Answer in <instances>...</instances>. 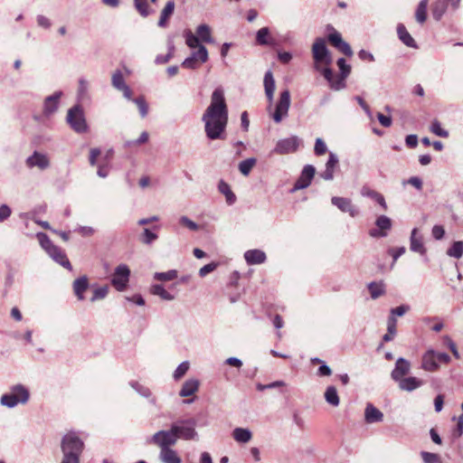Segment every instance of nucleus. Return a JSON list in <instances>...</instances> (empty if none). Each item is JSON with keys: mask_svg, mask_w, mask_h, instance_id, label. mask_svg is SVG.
<instances>
[{"mask_svg": "<svg viewBox=\"0 0 463 463\" xmlns=\"http://www.w3.org/2000/svg\"><path fill=\"white\" fill-rule=\"evenodd\" d=\"M129 385L137 392L139 393L141 396L145 397V398H150L149 400V402L153 405H156V399L155 397H152V393H151V391L140 384L139 383L136 382V381H131L129 383Z\"/></svg>", "mask_w": 463, "mask_h": 463, "instance_id": "nucleus-36", "label": "nucleus"}, {"mask_svg": "<svg viewBox=\"0 0 463 463\" xmlns=\"http://www.w3.org/2000/svg\"><path fill=\"white\" fill-rule=\"evenodd\" d=\"M397 383L399 384V388L405 392H412L423 384L422 380L414 376L404 377Z\"/></svg>", "mask_w": 463, "mask_h": 463, "instance_id": "nucleus-22", "label": "nucleus"}, {"mask_svg": "<svg viewBox=\"0 0 463 463\" xmlns=\"http://www.w3.org/2000/svg\"><path fill=\"white\" fill-rule=\"evenodd\" d=\"M202 121L204 123L205 135L210 140L225 138L228 108L222 88L215 89L212 93L210 105L204 110Z\"/></svg>", "mask_w": 463, "mask_h": 463, "instance_id": "nucleus-1", "label": "nucleus"}, {"mask_svg": "<svg viewBox=\"0 0 463 463\" xmlns=\"http://www.w3.org/2000/svg\"><path fill=\"white\" fill-rule=\"evenodd\" d=\"M129 278V268L126 264H119L116 267L110 282L118 291L122 292L127 288Z\"/></svg>", "mask_w": 463, "mask_h": 463, "instance_id": "nucleus-8", "label": "nucleus"}, {"mask_svg": "<svg viewBox=\"0 0 463 463\" xmlns=\"http://www.w3.org/2000/svg\"><path fill=\"white\" fill-rule=\"evenodd\" d=\"M67 122L70 127L77 133H85L88 130V125L80 106L75 105L68 110Z\"/></svg>", "mask_w": 463, "mask_h": 463, "instance_id": "nucleus-6", "label": "nucleus"}, {"mask_svg": "<svg viewBox=\"0 0 463 463\" xmlns=\"http://www.w3.org/2000/svg\"><path fill=\"white\" fill-rule=\"evenodd\" d=\"M447 254L455 259H460L463 256V241H454L447 250Z\"/></svg>", "mask_w": 463, "mask_h": 463, "instance_id": "nucleus-42", "label": "nucleus"}, {"mask_svg": "<svg viewBox=\"0 0 463 463\" xmlns=\"http://www.w3.org/2000/svg\"><path fill=\"white\" fill-rule=\"evenodd\" d=\"M397 33L399 39L408 47L417 48V44L414 39L407 31L406 27L402 24H399L397 26Z\"/></svg>", "mask_w": 463, "mask_h": 463, "instance_id": "nucleus-30", "label": "nucleus"}, {"mask_svg": "<svg viewBox=\"0 0 463 463\" xmlns=\"http://www.w3.org/2000/svg\"><path fill=\"white\" fill-rule=\"evenodd\" d=\"M346 78L347 77H344L343 75L334 76L333 80L329 82L330 88L334 90H341L345 89Z\"/></svg>", "mask_w": 463, "mask_h": 463, "instance_id": "nucleus-48", "label": "nucleus"}, {"mask_svg": "<svg viewBox=\"0 0 463 463\" xmlns=\"http://www.w3.org/2000/svg\"><path fill=\"white\" fill-rule=\"evenodd\" d=\"M208 51L205 46L200 45L199 49L194 51L183 62L182 67L190 70L197 69L200 64L208 61Z\"/></svg>", "mask_w": 463, "mask_h": 463, "instance_id": "nucleus-11", "label": "nucleus"}, {"mask_svg": "<svg viewBox=\"0 0 463 463\" xmlns=\"http://www.w3.org/2000/svg\"><path fill=\"white\" fill-rule=\"evenodd\" d=\"M420 456L424 463H441L440 457L436 453L421 451Z\"/></svg>", "mask_w": 463, "mask_h": 463, "instance_id": "nucleus-54", "label": "nucleus"}, {"mask_svg": "<svg viewBox=\"0 0 463 463\" xmlns=\"http://www.w3.org/2000/svg\"><path fill=\"white\" fill-rule=\"evenodd\" d=\"M315 174L316 168L312 165H305L291 192L294 193L298 190L308 187L312 182V179L314 178Z\"/></svg>", "mask_w": 463, "mask_h": 463, "instance_id": "nucleus-13", "label": "nucleus"}, {"mask_svg": "<svg viewBox=\"0 0 463 463\" xmlns=\"http://www.w3.org/2000/svg\"><path fill=\"white\" fill-rule=\"evenodd\" d=\"M30 396V391L25 385L22 383L13 384L9 387V391L1 396L0 404L8 409H13L18 404H26Z\"/></svg>", "mask_w": 463, "mask_h": 463, "instance_id": "nucleus-2", "label": "nucleus"}, {"mask_svg": "<svg viewBox=\"0 0 463 463\" xmlns=\"http://www.w3.org/2000/svg\"><path fill=\"white\" fill-rule=\"evenodd\" d=\"M396 317H390L387 322V333L383 337L384 342H390L393 339L396 335Z\"/></svg>", "mask_w": 463, "mask_h": 463, "instance_id": "nucleus-41", "label": "nucleus"}, {"mask_svg": "<svg viewBox=\"0 0 463 463\" xmlns=\"http://www.w3.org/2000/svg\"><path fill=\"white\" fill-rule=\"evenodd\" d=\"M430 130L432 133H434L435 135L439 136V137H449V132L447 130H444L441 126H440V123L437 120L433 121L432 124H431V127H430Z\"/></svg>", "mask_w": 463, "mask_h": 463, "instance_id": "nucleus-59", "label": "nucleus"}, {"mask_svg": "<svg viewBox=\"0 0 463 463\" xmlns=\"http://www.w3.org/2000/svg\"><path fill=\"white\" fill-rule=\"evenodd\" d=\"M410 249L411 251L418 252L421 255L426 252V249L422 242V237L418 233V230L416 228H414L411 233Z\"/></svg>", "mask_w": 463, "mask_h": 463, "instance_id": "nucleus-24", "label": "nucleus"}, {"mask_svg": "<svg viewBox=\"0 0 463 463\" xmlns=\"http://www.w3.org/2000/svg\"><path fill=\"white\" fill-rule=\"evenodd\" d=\"M411 371V363L400 357L396 360L395 366L391 373V377L394 382H399L401 379L404 378L405 375L409 374Z\"/></svg>", "mask_w": 463, "mask_h": 463, "instance_id": "nucleus-16", "label": "nucleus"}, {"mask_svg": "<svg viewBox=\"0 0 463 463\" xmlns=\"http://www.w3.org/2000/svg\"><path fill=\"white\" fill-rule=\"evenodd\" d=\"M415 18L418 23L423 24L427 19V8L417 6Z\"/></svg>", "mask_w": 463, "mask_h": 463, "instance_id": "nucleus-64", "label": "nucleus"}, {"mask_svg": "<svg viewBox=\"0 0 463 463\" xmlns=\"http://www.w3.org/2000/svg\"><path fill=\"white\" fill-rule=\"evenodd\" d=\"M312 55L315 61L314 68L320 70L321 65L328 66L332 62L330 52L324 38H317L312 45Z\"/></svg>", "mask_w": 463, "mask_h": 463, "instance_id": "nucleus-5", "label": "nucleus"}, {"mask_svg": "<svg viewBox=\"0 0 463 463\" xmlns=\"http://www.w3.org/2000/svg\"><path fill=\"white\" fill-rule=\"evenodd\" d=\"M326 402L333 407H337L340 403V399L335 386H328L325 392Z\"/></svg>", "mask_w": 463, "mask_h": 463, "instance_id": "nucleus-38", "label": "nucleus"}, {"mask_svg": "<svg viewBox=\"0 0 463 463\" xmlns=\"http://www.w3.org/2000/svg\"><path fill=\"white\" fill-rule=\"evenodd\" d=\"M328 41L334 47L338 49L345 55L349 57L353 55L351 46L342 39V36L338 32L334 31L333 33H329Z\"/></svg>", "mask_w": 463, "mask_h": 463, "instance_id": "nucleus-17", "label": "nucleus"}, {"mask_svg": "<svg viewBox=\"0 0 463 463\" xmlns=\"http://www.w3.org/2000/svg\"><path fill=\"white\" fill-rule=\"evenodd\" d=\"M90 83L85 78L79 79L78 97L80 100L89 97Z\"/></svg>", "mask_w": 463, "mask_h": 463, "instance_id": "nucleus-46", "label": "nucleus"}, {"mask_svg": "<svg viewBox=\"0 0 463 463\" xmlns=\"http://www.w3.org/2000/svg\"><path fill=\"white\" fill-rule=\"evenodd\" d=\"M176 442L175 435L171 428L167 430H158L147 439L148 444L158 447L160 450L171 449Z\"/></svg>", "mask_w": 463, "mask_h": 463, "instance_id": "nucleus-7", "label": "nucleus"}, {"mask_svg": "<svg viewBox=\"0 0 463 463\" xmlns=\"http://www.w3.org/2000/svg\"><path fill=\"white\" fill-rule=\"evenodd\" d=\"M185 37V43L188 47L191 49H199V46L202 45L200 43V39L197 37V35H194L191 31H186L184 33Z\"/></svg>", "mask_w": 463, "mask_h": 463, "instance_id": "nucleus-51", "label": "nucleus"}, {"mask_svg": "<svg viewBox=\"0 0 463 463\" xmlns=\"http://www.w3.org/2000/svg\"><path fill=\"white\" fill-rule=\"evenodd\" d=\"M439 367L436 361V353L433 350L427 351L422 356L421 368L428 372H434Z\"/></svg>", "mask_w": 463, "mask_h": 463, "instance_id": "nucleus-23", "label": "nucleus"}, {"mask_svg": "<svg viewBox=\"0 0 463 463\" xmlns=\"http://www.w3.org/2000/svg\"><path fill=\"white\" fill-rule=\"evenodd\" d=\"M447 0H437L431 8V14L436 21H439L448 9Z\"/></svg>", "mask_w": 463, "mask_h": 463, "instance_id": "nucleus-34", "label": "nucleus"}, {"mask_svg": "<svg viewBox=\"0 0 463 463\" xmlns=\"http://www.w3.org/2000/svg\"><path fill=\"white\" fill-rule=\"evenodd\" d=\"M244 259L249 265L261 264L266 260V254L260 250H249L244 253Z\"/></svg>", "mask_w": 463, "mask_h": 463, "instance_id": "nucleus-26", "label": "nucleus"}, {"mask_svg": "<svg viewBox=\"0 0 463 463\" xmlns=\"http://www.w3.org/2000/svg\"><path fill=\"white\" fill-rule=\"evenodd\" d=\"M269 34V31L268 27H262L257 32L256 40L259 44L266 45L268 44V36Z\"/></svg>", "mask_w": 463, "mask_h": 463, "instance_id": "nucleus-56", "label": "nucleus"}, {"mask_svg": "<svg viewBox=\"0 0 463 463\" xmlns=\"http://www.w3.org/2000/svg\"><path fill=\"white\" fill-rule=\"evenodd\" d=\"M150 292L155 296L160 297L164 300L171 301L175 299V296L159 284L153 285L150 288Z\"/></svg>", "mask_w": 463, "mask_h": 463, "instance_id": "nucleus-39", "label": "nucleus"}, {"mask_svg": "<svg viewBox=\"0 0 463 463\" xmlns=\"http://www.w3.org/2000/svg\"><path fill=\"white\" fill-rule=\"evenodd\" d=\"M289 107L290 93L288 90H285L280 93L275 111L271 114L272 119L276 123H280L282 119L288 116Z\"/></svg>", "mask_w": 463, "mask_h": 463, "instance_id": "nucleus-10", "label": "nucleus"}, {"mask_svg": "<svg viewBox=\"0 0 463 463\" xmlns=\"http://www.w3.org/2000/svg\"><path fill=\"white\" fill-rule=\"evenodd\" d=\"M61 96V91H55L52 95L45 98L43 104V114L45 116L49 117L57 111Z\"/></svg>", "mask_w": 463, "mask_h": 463, "instance_id": "nucleus-18", "label": "nucleus"}, {"mask_svg": "<svg viewBox=\"0 0 463 463\" xmlns=\"http://www.w3.org/2000/svg\"><path fill=\"white\" fill-rule=\"evenodd\" d=\"M48 255L57 263L64 267L65 269L71 270L72 267L68 260L65 252L59 247L55 246L52 248V251L48 253Z\"/></svg>", "mask_w": 463, "mask_h": 463, "instance_id": "nucleus-20", "label": "nucleus"}, {"mask_svg": "<svg viewBox=\"0 0 463 463\" xmlns=\"http://www.w3.org/2000/svg\"><path fill=\"white\" fill-rule=\"evenodd\" d=\"M198 388H199V381L198 380L188 379L184 383V384L179 392V395L181 397H189V396L194 394L198 391Z\"/></svg>", "mask_w": 463, "mask_h": 463, "instance_id": "nucleus-28", "label": "nucleus"}, {"mask_svg": "<svg viewBox=\"0 0 463 463\" xmlns=\"http://www.w3.org/2000/svg\"><path fill=\"white\" fill-rule=\"evenodd\" d=\"M179 222H180V224L185 226L186 228H188L191 231H198L199 230V225L196 222H194V221H192L191 219H189L187 216H181L179 219Z\"/></svg>", "mask_w": 463, "mask_h": 463, "instance_id": "nucleus-60", "label": "nucleus"}, {"mask_svg": "<svg viewBox=\"0 0 463 463\" xmlns=\"http://www.w3.org/2000/svg\"><path fill=\"white\" fill-rule=\"evenodd\" d=\"M61 449L62 455L80 458L84 443L75 432H69L62 437Z\"/></svg>", "mask_w": 463, "mask_h": 463, "instance_id": "nucleus-4", "label": "nucleus"}, {"mask_svg": "<svg viewBox=\"0 0 463 463\" xmlns=\"http://www.w3.org/2000/svg\"><path fill=\"white\" fill-rule=\"evenodd\" d=\"M175 11V2L174 0H169L163 10L161 11L160 17L158 20V26L159 27H165L167 24L168 19L171 17V15L174 14Z\"/></svg>", "mask_w": 463, "mask_h": 463, "instance_id": "nucleus-29", "label": "nucleus"}, {"mask_svg": "<svg viewBox=\"0 0 463 463\" xmlns=\"http://www.w3.org/2000/svg\"><path fill=\"white\" fill-rule=\"evenodd\" d=\"M12 214V209L5 203L0 205V222L6 221Z\"/></svg>", "mask_w": 463, "mask_h": 463, "instance_id": "nucleus-63", "label": "nucleus"}, {"mask_svg": "<svg viewBox=\"0 0 463 463\" xmlns=\"http://www.w3.org/2000/svg\"><path fill=\"white\" fill-rule=\"evenodd\" d=\"M111 85L114 89L121 91L123 97L127 99H132V90L126 83L123 73L120 70H116L111 76Z\"/></svg>", "mask_w": 463, "mask_h": 463, "instance_id": "nucleus-12", "label": "nucleus"}, {"mask_svg": "<svg viewBox=\"0 0 463 463\" xmlns=\"http://www.w3.org/2000/svg\"><path fill=\"white\" fill-rule=\"evenodd\" d=\"M175 46L172 42L168 43V52L165 55L159 54L156 57V64H164L168 62L174 55Z\"/></svg>", "mask_w": 463, "mask_h": 463, "instance_id": "nucleus-50", "label": "nucleus"}, {"mask_svg": "<svg viewBox=\"0 0 463 463\" xmlns=\"http://www.w3.org/2000/svg\"><path fill=\"white\" fill-rule=\"evenodd\" d=\"M405 247H399L397 249L391 248L388 250V253L392 257V268L393 267L394 263L397 261V260L405 253Z\"/></svg>", "mask_w": 463, "mask_h": 463, "instance_id": "nucleus-61", "label": "nucleus"}, {"mask_svg": "<svg viewBox=\"0 0 463 463\" xmlns=\"http://www.w3.org/2000/svg\"><path fill=\"white\" fill-rule=\"evenodd\" d=\"M301 145V139L298 136H291L278 140L272 153L277 155H287L295 153Z\"/></svg>", "mask_w": 463, "mask_h": 463, "instance_id": "nucleus-9", "label": "nucleus"}, {"mask_svg": "<svg viewBox=\"0 0 463 463\" xmlns=\"http://www.w3.org/2000/svg\"><path fill=\"white\" fill-rule=\"evenodd\" d=\"M109 291V287L108 285L99 287L95 288L92 292V297L90 298V302H96L98 300L104 299Z\"/></svg>", "mask_w": 463, "mask_h": 463, "instance_id": "nucleus-47", "label": "nucleus"}, {"mask_svg": "<svg viewBox=\"0 0 463 463\" xmlns=\"http://www.w3.org/2000/svg\"><path fill=\"white\" fill-rule=\"evenodd\" d=\"M364 420L367 423L381 422L383 420V413L372 403H367L364 410Z\"/></svg>", "mask_w": 463, "mask_h": 463, "instance_id": "nucleus-21", "label": "nucleus"}, {"mask_svg": "<svg viewBox=\"0 0 463 463\" xmlns=\"http://www.w3.org/2000/svg\"><path fill=\"white\" fill-rule=\"evenodd\" d=\"M189 370V363L187 361L181 363L174 372L175 380L181 379Z\"/></svg>", "mask_w": 463, "mask_h": 463, "instance_id": "nucleus-55", "label": "nucleus"}, {"mask_svg": "<svg viewBox=\"0 0 463 463\" xmlns=\"http://www.w3.org/2000/svg\"><path fill=\"white\" fill-rule=\"evenodd\" d=\"M232 438L239 443H247L252 438V433L249 429L235 428L232 431Z\"/></svg>", "mask_w": 463, "mask_h": 463, "instance_id": "nucleus-35", "label": "nucleus"}, {"mask_svg": "<svg viewBox=\"0 0 463 463\" xmlns=\"http://www.w3.org/2000/svg\"><path fill=\"white\" fill-rule=\"evenodd\" d=\"M375 225L381 231L386 232L392 228V220L386 215H381L376 219Z\"/></svg>", "mask_w": 463, "mask_h": 463, "instance_id": "nucleus-52", "label": "nucleus"}, {"mask_svg": "<svg viewBox=\"0 0 463 463\" xmlns=\"http://www.w3.org/2000/svg\"><path fill=\"white\" fill-rule=\"evenodd\" d=\"M256 162H257V160L254 157L247 158V159L240 162V164H239L240 172L243 175L247 176L250 173L253 166L256 165Z\"/></svg>", "mask_w": 463, "mask_h": 463, "instance_id": "nucleus-44", "label": "nucleus"}, {"mask_svg": "<svg viewBox=\"0 0 463 463\" xmlns=\"http://www.w3.org/2000/svg\"><path fill=\"white\" fill-rule=\"evenodd\" d=\"M326 145L322 138L318 137L316 139L314 151L317 156L324 155L326 152Z\"/></svg>", "mask_w": 463, "mask_h": 463, "instance_id": "nucleus-62", "label": "nucleus"}, {"mask_svg": "<svg viewBox=\"0 0 463 463\" xmlns=\"http://www.w3.org/2000/svg\"><path fill=\"white\" fill-rule=\"evenodd\" d=\"M368 289L372 298L376 299L384 293V285L383 282H371L368 285Z\"/></svg>", "mask_w": 463, "mask_h": 463, "instance_id": "nucleus-43", "label": "nucleus"}, {"mask_svg": "<svg viewBox=\"0 0 463 463\" xmlns=\"http://www.w3.org/2000/svg\"><path fill=\"white\" fill-rule=\"evenodd\" d=\"M336 64L340 70L339 75H343L344 77H348L349 74L351 73V66L346 63L345 59L339 58L336 61Z\"/></svg>", "mask_w": 463, "mask_h": 463, "instance_id": "nucleus-57", "label": "nucleus"}, {"mask_svg": "<svg viewBox=\"0 0 463 463\" xmlns=\"http://www.w3.org/2000/svg\"><path fill=\"white\" fill-rule=\"evenodd\" d=\"M29 168L37 167L40 170H45L50 166V160L45 154L34 151L25 161Z\"/></svg>", "mask_w": 463, "mask_h": 463, "instance_id": "nucleus-15", "label": "nucleus"}, {"mask_svg": "<svg viewBox=\"0 0 463 463\" xmlns=\"http://www.w3.org/2000/svg\"><path fill=\"white\" fill-rule=\"evenodd\" d=\"M36 236L41 247L47 252V254L52 251V248L56 246L52 242L50 238L45 233L38 232Z\"/></svg>", "mask_w": 463, "mask_h": 463, "instance_id": "nucleus-45", "label": "nucleus"}, {"mask_svg": "<svg viewBox=\"0 0 463 463\" xmlns=\"http://www.w3.org/2000/svg\"><path fill=\"white\" fill-rule=\"evenodd\" d=\"M338 165V157L335 154L330 152L328 160L326 163V169L320 173V176L326 181H331L334 179L335 168Z\"/></svg>", "mask_w": 463, "mask_h": 463, "instance_id": "nucleus-19", "label": "nucleus"}, {"mask_svg": "<svg viewBox=\"0 0 463 463\" xmlns=\"http://www.w3.org/2000/svg\"><path fill=\"white\" fill-rule=\"evenodd\" d=\"M275 88L276 85L272 72L270 71H268L264 76V89L266 97L270 104L273 100Z\"/></svg>", "mask_w": 463, "mask_h": 463, "instance_id": "nucleus-27", "label": "nucleus"}, {"mask_svg": "<svg viewBox=\"0 0 463 463\" xmlns=\"http://www.w3.org/2000/svg\"><path fill=\"white\" fill-rule=\"evenodd\" d=\"M361 194L364 197H369L378 203L384 211L387 210V204L384 197L378 192L370 189L369 187H363L361 190Z\"/></svg>", "mask_w": 463, "mask_h": 463, "instance_id": "nucleus-31", "label": "nucleus"}, {"mask_svg": "<svg viewBox=\"0 0 463 463\" xmlns=\"http://www.w3.org/2000/svg\"><path fill=\"white\" fill-rule=\"evenodd\" d=\"M156 1L157 0H151L152 3H156ZM134 6L142 17H147L154 13V10L148 5L147 0H134Z\"/></svg>", "mask_w": 463, "mask_h": 463, "instance_id": "nucleus-37", "label": "nucleus"}, {"mask_svg": "<svg viewBox=\"0 0 463 463\" xmlns=\"http://www.w3.org/2000/svg\"><path fill=\"white\" fill-rule=\"evenodd\" d=\"M331 203L341 212L349 213L351 217H355L359 214V210L352 203L349 198L334 196L331 199Z\"/></svg>", "mask_w": 463, "mask_h": 463, "instance_id": "nucleus-14", "label": "nucleus"}, {"mask_svg": "<svg viewBox=\"0 0 463 463\" xmlns=\"http://www.w3.org/2000/svg\"><path fill=\"white\" fill-rule=\"evenodd\" d=\"M89 288V279L86 276L76 279L72 283V288L78 300H83L85 298L83 293Z\"/></svg>", "mask_w": 463, "mask_h": 463, "instance_id": "nucleus-25", "label": "nucleus"}, {"mask_svg": "<svg viewBox=\"0 0 463 463\" xmlns=\"http://www.w3.org/2000/svg\"><path fill=\"white\" fill-rule=\"evenodd\" d=\"M138 108V110H139V113H140V116L142 118H145L146 117L147 113H148V106L146 102V99L143 96H140L138 98H136V99H131Z\"/></svg>", "mask_w": 463, "mask_h": 463, "instance_id": "nucleus-53", "label": "nucleus"}, {"mask_svg": "<svg viewBox=\"0 0 463 463\" xmlns=\"http://www.w3.org/2000/svg\"><path fill=\"white\" fill-rule=\"evenodd\" d=\"M196 34H197V37L204 43H213V39L212 38V35H211V28L207 24H200L196 28Z\"/></svg>", "mask_w": 463, "mask_h": 463, "instance_id": "nucleus-40", "label": "nucleus"}, {"mask_svg": "<svg viewBox=\"0 0 463 463\" xmlns=\"http://www.w3.org/2000/svg\"><path fill=\"white\" fill-rule=\"evenodd\" d=\"M159 458L163 463H182L181 458L172 448L160 450Z\"/></svg>", "mask_w": 463, "mask_h": 463, "instance_id": "nucleus-33", "label": "nucleus"}, {"mask_svg": "<svg viewBox=\"0 0 463 463\" xmlns=\"http://www.w3.org/2000/svg\"><path fill=\"white\" fill-rule=\"evenodd\" d=\"M218 191L225 196L226 203L229 205L233 204L236 202V195L232 191L231 186L228 183L223 180H220L218 184Z\"/></svg>", "mask_w": 463, "mask_h": 463, "instance_id": "nucleus-32", "label": "nucleus"}, {"mask_svg": "<svg viewBox=\"0 0 463 463\" xmlns=\"http://www.w3.org/2000/svg\"><path fill=\"white\" fill-rule=\"evenodd\" d=\"M158 238L157 234L151 232L149 229L145 228L142 234V242L145 244H151L153 241H155Z\"/></svg>", "mask_w": 463, "mask_h": 463, "instance_id": "nucleus-58", "label": "nucleus"}, {"mask_svg": "<svg viewBox=\"0 0 463 463\" xmlns=\"http://www.w3.org/2000/svg\"><path fill=\"white\" fill-rule=\"evenodd\" d=\"M196 420L194 418L179 420L171 425L176 440L179 439L190 440L196 439L198 433L195 430Z\"/></svg>", "mask_w": 463, "mask_h": 463, "instance_id": "nucleus-3", "label": "nucleus"}, {"mask_svg": "<svg viewBox=\"0 0 463 463\" xmlns=\"http://www.w3.org/2000/svg\"><path fill=\"white\" fill-rule=\"evenodd\" d=\"M177 278V271L171 269L165 272H156L154 279L159 281H170Z\"/></svg>", "mask_w": 463, "mask_h": 463, "instance_id": "nucleus-49", "label": "nucleus"}]
</instances>
